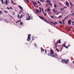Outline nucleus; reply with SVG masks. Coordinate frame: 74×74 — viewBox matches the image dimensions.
<instances>
[{
  "mask_svg": "<svg viewBox=\"0 0 74 74\" xmlns=\"http://www.w3.org/2000/svg\"><path fill=\"white\" fill-rule=\"evenodd\" d=\"M63 9H64V8H63V9H61V10H63Z\"/></svg>",
  "mask_w": 74,
  "mask_h": 74,
  "instance_id": "54",
  "label": "nucleus"
},
{
  "mask_svg": "<svg viewBox=\"0 0 74 74\" xmlns=\"http://www.w3.org/2000/svg\"><path fill=\"white\" fill-rule=\"evenodd\" d=\"M10 9H12V8L11 7H10Z\"/></svg>",
  "mask_w": 74,
  "mask_h": 74,
  "instance_id": "64",
  "label": "nucleus"
},
{
  "mask_svg": "<svg viewBox=\"0 0 74 74\" xmlns=\"http://www.w3.org/2000/svg\"><path fill=\"white\" fill-rule=\"evenodd\" d=\"M11 1H12V4H13L14 5H15V3H14V2L12 0H11Z\"/></svg>",
  "mask_w": 74,
  "mask_h": 74,
  "instance_id": "24",
  "label": "nucleus"
},
{
  "mask_svg": "<svg viewBox=\"0 0 74 74\" xmlns=\"http://www.w3.org/2000/svg\"><path fill=\"white\" fill-rule=\"evenodd\" d=\"M4 12H5V13H8V12L6 11H5V10H4Z\"/></svg>",
  "mask_w": 74,
  "mask_h": 74,
  "instance_id": "34",
  "label": "nucleus"
},
{
  "mask_svg": "<svg viewBox=\"0 0 74 74\" xmlns=\"http://www.w3.org/2000/svg\"><path fill=\"white\" fill-rule=\"evenodd\" d=\"M23 10H20V12L19 13V14H21V13H22Z\"/></svg>",
  "mask_w": 74,
  "mask_h": 74,
  "instance_id": "25",
  "label": "nucleus"
},
{
  "mask_svg": "<svg viewBox=\"0 0 74 74\" xmlns=\"http://www.w3.org/2000/svg\"><path fill=\"white\" fill-rule=\"evenodd\" d=\"M30 17H31V16H29L28 17V18H26V20H30V18H30Z\"/></svg>",
  "mask_w": 74,
  "mask_h": 74,
  "instance_id": "9",
  "label": "nucleus"
},
{
  "mask_svg": "<svg viewBox=\"0 0 74 74\" xmlns=\"http://www.w3.org/2000/svg\"><path fill=\"white\" fill-rule=\"evenodd\" d=\"M34 3L35 5H37V3H36V1H34Z\"/></svg>",
  "mask_w": 74,
  "mask_h": 74,
  "instance_id": "31",
  "label": "nucleus"
},
{
  "mask_svg": "<svg viewBox=\"0 0 74 74\" xmlns=\"http://www.w3.org/2000/svg\"><path fill=\"white\" fill-rule=\"evenodd\" d=\"M55 23H56V24H58V23H57V22H55Z\"/></svg>",
  "mask_w": 74,
  "mask_h": 74,
  "instance_id": "51",
  "label": "nucleus"
},
{
  "mask_svg": "<svg viewBox=\"0 0 74 74\" xmlns=\"http://www.w3.org/2000/svg\"><path fill=\"white\" fill-rule=\"evenodd\" d=\"M45 11H47V10H45Z\"/></svg>",
  "mask_w": 74,
  "mask_h": 74,
  "instance_id": "63",
  "label": "nucleus"
},
{
  "mask_svg": "<svg viewBox=\"0 0 74 74\" xmlns=\"http://www.w3.org/2000/svg\"><path fill=\"white\" fill-rule=\"evenodd\" d=\"M49 14H51V13L50 12H49Z\"/></svg>",
  "mask_w": 74,
  "mask_h": 74,
  "instance_id": "62",
  "label": "nucleus"
},
{
  "mask_svg": "<svg viewBox=\"0 0 74 74\" xmlns=\"http://www.w3.org/2000/svg\"><path fill=\"white\" fill-rule=\"evenodd\" d=\"M20 25H23V23H22V22H20Z\"/></svg>",
  "mask_w": 74,
  "mask_h": 74,
  "instance_id": "30",
  "label": "nucleus"
},
{
  "mask_svg": "<svg viewBox=\"0 0 74 74\" xmlns=\"http://www.w3.org/2000/svg\"><path fill=\"white\" fill-rule=\"evenodd\" d=\"M39 18L42 19V20H44V18L43 17L39 16Z\"/></svg>",
  "mask_w": 74,
  "mask_h": 74,
  "instance_id": "8",
  "label": "nucleus"
},
{
  "mask_svg": "<svg viewBox=\"0 0 74 74\" xmlns=\"http://www.w3.org/2000/svg\"><path fill=\"white\" fill-rule=\"evenodd\" d=\"M43 21H44L46 22H47V23H49V22L48 21H47L46 19H45V18L43 19Z\"/></svg>",
  "mask_w": 74,
  "mask_h": 74,
  "instance_id": "7",
  "label": "nucleus"
},
{
  "mask_svg": "<svg viewBox=\"0 0 74 74\" xmlns=\"http://www.w3.org/2000/svg\"><path fill=\"white\" fill-rule=\"evenodd\" d=\"M46 3H51V1H49V0H47L46 1Z\"/></svg>",
  "mask_w": 74,
  "mask_h": 74,
  "instance_id": "16",
  "label": "nucleus"
},
{
  "mask_svg": "<svg viewBox=\"0 0 74 74\" xmlns=\"http://www.w3.org/2000/svg\"><path fill=\"white\" fill-rule=\"evenodd\" d=\"M66 5H67V7H69V3H68L67 1L66 2Z\"/></svg>",
  "mask_w": 74,
  "mask_h": 74,
  "instance_id": "10",
  "label": "nucleus"
},
{
  "mask_svg": "<svg viewBox=\"0 0 74 74\" xmlns=\"http://www.w3.org/2000/svg\"><path fill=\"white\" fill-rule=\"evenodd\" d=\"M27 3H29V1H27Z\"/></svg>",
  "mask_w": 74,
  "mask_h": 74,
  "instance_id": "53",
  "label": "nucleus"
},
{
  "mask_svg": "<svg viewBox=\"0 0 74 74\" xmlns=\"http://www.w3.org/2000/svg\"><path fill=\"white\" fill-rule=\"evenodd\" d=\"M64 8H67V7H64Z\"/></svg>",
  "mask_w": 74,
  "mask_h": 74,
  "instance_id": "52",
  "label": "nucleus"
},
{
  "mask_svg": "<svg viewBox=\"0 0 74 74\" xmlns=\"http://www.w3.org/2000/svg\"><path fill=\"white\" fill-rule=\"evenodd\" d=\"M7 2L8 3L9 2L7 0H6L4 3V4H6V5H7L8 4V3H7Z\"/></svg>",
  "mask_w": 74,
  "mask_h": 74,
  "instance_id": "6",
  "label": "nucleus"
},
{
  "mask_svg": "<svg viewBox=\"0 0 74 74\" xmlns=\"http://www.w3.org/2000/svg\"><path fill=\"white\" fill-rule=\"evenodd\" d=\"M68 16H67L66 17H65L64 18V20H66V19H67V18H68Z\"/></svg>",
  "mask_w": 74,
  "mask_h": 74,
  "instance_id": "19",
  "label": "nucleus"
},
{
  "mask_svg": "<svg viewBox=\"0 0 74 74\" xmlns=\"http://www.w3.org/2000/svg\"><path fill=\"white\" fill-rule=\"evenodd\" d=\"M65 48H67V49H68V47H67V46H65Z\"/></svg>",
  "mask_w": 74,
  "mask_h": 74,
  "instance_id": "38",
  "label": "nucleus"
},
{
  "mask_svg": "<svg viewBox=\"0 0 74 74\" xmlns=\"http://www.w3.org/2000/svg\"><path fill=\"white\" fill-rule=\"evenodd\" d=\"M59 23L60 24H62L63 23H62V22L61 21H59Z\"/></svg>",
  "mask_w": 74,
  "mask_h": 74,
  "instance_id": "29",
  "label": "nucleus"
},
{
  "mask_svg": "<svg viewBox=\"0 0 74 74\" xmlns=\"http://www.w3.org/2000/svg\"><path fill=\"white\" fill-rule=\"evenodd\" d=\"M44 15H47V14L45 13V12H44Z\"/></svg>",
  "mask_w": 74,
  "mask_h": 74,
  "instance_id": "35",
  "label": "nucleus"
},
{
  "mask_svg": "<svg viewBox=\"0 0 74 74\" xmlns=\"http://www.w3.org/2000/svg\"><path fill=\"white\" fill-rule=\"evenodd\" d=\"M48 4L49 5H51V6H52V3H48Z\"/></svg>",
  "mask_w": 74,
  "mask_h": 74,
  "instance_id": "27",
  "label": "nucleus"
},
{
  "mask_svg": "<svg viewBox=\"0 0 74 74\" xmlns=\"http://www.w3.org/2000/svg\"><path fill=\"white\" fill-rule=\"evenodd\" d=\"M36 13H38V14H40V12H39V11H38V9H36Z\"/></svg>",
  "mask_w": 74,
  "mask_h": 74,
  "instance_id": "13",
  "label": "nucleus"
},
{
  "mask_svg": "<svg viewBox=\"0 0 74 74\" xmlns=\"http://www.w3.org/2000/svg\"><path fill=\"white\" fill-rule=\"evenodd\" d=\"M63 25H64V22H63Z\"/></svg>",
  "mask_w": 74,
  "mask_h": 74,
  "instance_id": "58",
  "label": "nucleus"
},
{
  "mask_svg": "<svg viewBox=\"0 0 74 74\" xmlns=\"http://www.w3.org/2000/svg\"><path fill=\"white\" fill-rule=\"evenodd\" d=\"M45 5H46V6H48V4H46Z\"/></svg>",
  "mask_w": 74,
  "mask_h": 74,
  "instance_id": "50",
  "label": "nucleus"
},
{
  "mask_svg": "<svg viewBox=\"0 0 74 74\" xmlns=\"http://www.w3.org/2000/svg\"><path fill=\"white\" fill-rule=\"evenodd\" d=\"M69 59H67V60L62 59V60L61 61V62L63 63H65L66 64L69 63Z\"/></svg>",
  "mask_w": 74,
  "mask_h": 74,
  "instance_id": "2",
  "label": "nucleus"
},
{
  "mask_svg": "<svg viewBox=\"0 0 74 74\" xmlns=\"http://www.w3.org/2000/svg\"><path fill=\"white\" fill-rule=\"evenodd\" d=\"M40 1H41V2H43L42 1H41V0H40Z\"/></svg>",
  "mask_w": 74,
  "mask_h": 74,
  "instance_id": "56",
  "label": "nucleus"
},
{
  "mask_svg": "<svg viewBox=\"0 0 74 74\" xmlns=\"http://www.w3.org/2000/svg\"><path fill=\"white\" fill-rule=\"evenodd\" d=\"M20 21H21V20H20L16 22V23H18V22H20Z\"/></svg>",
  "mask_w": 74,
  "mask_h": 74,
  "instance_id": "28",
  "label": "nucleus"
},
{
  "mask_svg": "<svg viewBox=\"0 0 74 74\" xmlns=\"http://www.w3.org/2000/svg\"><path fill=\"white\" fill-rule=\"evenodd\" d=\"M65 21V20L64 19L62 21V22H64V21Z\"/></svg>",
  "mask_w": 74,
  "mask_h": 74,
  "instance_id": "39",
  "label": "nucleus"
},
{
  "mask_svg": "<svg viewBox=\"0 0 74 74\" xmlns=\"http://www.w3.org/2000/svg\"><path fill=\"white\" fill-rule=\"evenodd\" d=\"M51 22L52 23H53V24L54 25H56V24L55 23H53V22H52V21H51Z\"/></svg>",
  "mask_w": 74,
  "mask_h": 74,
  "instance_id": "17",
  "label": "nucleus"
},
{
  "mask_svg": "<svg viewBox=\"0 0 74 74\" xmlns=\"http://www.w3.org/2000/svg\"><path fill=\"white\" fill-rule=\"evenodd\" d=\"M18 7L19 8H20L21 10H23V8H22V7L21 6L18 5Z\"/></svg>",
  "mask_w": 74,
  "mask_h": 74,
  "instance_id": "12",
  "label": "nucleus"
},
{
  "mask_svg": "<svg viewBox=\"0 0 74 74\" xmlns=\"http://www.w3.org/2000/svg\"><path fill=\"white\" fill-rule=\"evenodd\" d=\"M73 15V14H70L69 15Z\"/></svg>",
  "mask_w": 74,
  "mask_h": 74,
  "instance_id": "59",
  "label": "nucleus"
},
{
  "mask_svg": "<svg viewBox=\"0 0 74 74\" xmlns=\"http://www.w3.org/2000/svg\"><path fill=\"white\" fill-rule=\"evenodd\" d=\"M39 9H40V10H42V9H41V8L40 7L39 8Z\"/></svg>",
  "mask_w": 74,
  "mask_h": 74,
  "instance_id": "48",
  "label": "nucleus"
},
{
  "mask_svg": "<svg viewBox=\"0 0 74 74\" xmlns=\"http://www.w3.org/2000/svg\"><path fill=\"white\" fill-rule=\"evenodd\" d=\"M1 1L3 4H4V1H3V0H1Z\"/></svg>",
  "mask_w": 74,
  "mask_h": 74,
  "instance_id": "22",
  "label": "nucleus"
},
{
  "mask_svg": "<svg viewBox=\"0 0 74 74\" xmlns=\"http://www.w3.org/2000/svg\"><path fill=\"white\" fill-rule=\"evenodd\" d=\"M31 35L30 34H28V35L27 39V41H30V37H31Z\"/></svg>",
  "mask_w": 74,
  "mask_h": 74,
  "instance_id": "3",
  "label": "nucleus"
},
{
  "mask_svg": "<svg viewBox=\"0 0 74 74\" xmlns=\"http://www.w3.org/2000/svg\"><path fill=\"white\" fill-rule=\"evenodd\" d=\"M68 47H70V45H69L68 46H67Z\"/></svg>",
  "mask_w": 74,
  "mask_h": 74,
  "instance_id": "55",
  "label": "nucleus"
},
{
  "mask_svg": "<svg viewBox=\"0 0 74 74\" xmlns=\"http://www.w3.org/2000/svg\"><path fill=\"white\" fill-rule=\"evenodd\" d=\"M54 7H55V8H56L57 7H56V5H54Z\"/></svg>",
  "mask_w": 74,
  "mask_h": 74,
  "instance_id": "37",
  "label": "nucleus"
},
{
  "mask_svg": "<svg viewBox=\"0 0 74 74\" xmlns=\"http://www.w3.org/2000/svg\"><path fill=\"white\" fill-rule=\"evenodd\" d=\"M32 40H34V39L33 38H32Z\"/></svg>",
  "mask_w": 74,
  "mask_h": 74,
  "instance_id": "61",
  "label": "nucleus"
},
{
  "mask_svg": "<svg viewBox=\"0 0 74 74\" xmlns=\"http://www.w3.org/2000/svg\"><path fill=\"white\" fill-rule=\"evenodd\" d=\"M33 4L35 7H36V5H35V4H34V3H33Z\"/></svg>",
  "mask_w": 74,
  "mask_h": 74,
  "instance_id": "45",
  "label": "nucleus"
},
{
  "mask_svg": "<svg viewBox=\"0 0 74 74\" xmlns=\"http://www.w3.org/2000/svg\"><path fill=\"white\" fill-rule=\"evenodd\" d=\"M22 17H23V15H21L19 17V19H21V18H22Z\"/></svg>",
  "mask_w": 74,
  "mask_h": 74,
  "instance_id": "23",
  "label": "nucleus"
},
{
  "mask_svg": "<svg viewBox=\"0 0 74 74\" xmlns=\"http://www.w3.org/2000/svg\"><path fill=\"white\" fill-rule=\"evenodd\" d=\"M53 55H54V56L55 57H54V58H56V57L58 55L57 54H56V53H55V54Z\"/></svg>",
  "mask_w": 74,
  "mask_h": 74,
  "instance_id": "15",
  "label": "nucleus"
},
{
  "mask_svg": "<svg viewBox=\"0 0 74 74\" xmlns=\"http://www.w3.org/2000/svg\"><path fill=\"white\" fill-rule=\"evenodd\" d=\"M56 51H57L58 52H59V49H58V48H57L56 49Z\"/></svg>",
  "mask_w": 74,
  "mask_h": 74,
  "instance_id": "26",
  "label": "nucleus"
},
{
  "mask_svg": "<svg viewBox=\"0 0 74 74\" xmlns=\"http://www.w3.org/2000/svg\"><path fill=\"white\" fill-rule=\"evenodd\" d=\"M29 0H25V1H29Z\"/></svg>",
  "mask_w": 74,
  "mask_h": 74,
  "instance_id": "60",
  "label": "nucleus"
},
{
  "mask_svg": "<svg viewBox=\"0 0 74 74\" xmlns=\"http://www.w3.org/2000/svg\"><path fill=\"white\" fill-rule=\"evenodd\" d=\"M37 2L38 3H39L40 4H41V3L39 1H38Z\"/></svg>",
  "mask_w": 74,
  "mask_h": 74,
  "instance_id": "40",
  "label": "nucleus"
},
{
  "mask_svg": "<svg viewBox=\"0 0 74 74\" xmlns=\"http://www.w3.org/2000/svg\"><path fill=\"white\" fill-rule=\"evenodd\" d=\"M72 25H74V22H72Z\"/></svg>",
  "mask_w": 74,
  "mask_h": 74,
  "instance_id": "33",
  "label": "nucleus"
},
{
  "mask_svg": "<svg viewBox=\"0 0 74 74\" xmlns=\"http://www.w3.org/2000/svg\"><path fill=\"white\" fill-rule=\"evenodd\" d=\"M62 16L61 15H60L58 17V18L59 19L60 18H62Z\"/></svg>",
  "mask_w": 74,
  "mask_h": 74,
  "instance_id": "20",
  "label": "nucleus"
},
{
  "mask_svg": "<svg viewBox=\"0 0 74 74\" xmlns=\"http://www.w3.org/2000/svg\"><path fill=\"white\" fill-rule=\"evenodd\" d=\"M53 10L54 12H57L55 10Z\"/></svg>",
  "mask_w": 74,
  "mask_h": 74,
  "instance_id": "36",
  "label": "nucleus"
},
{
  "mask_svg": "<svg viewBox=\"0 0 74 74\" xmlns=\"http://www.w3.org/2000/svg\"><path fill=\"white\" fill-rule=\"evenodd\" d=\"M47 11H48L49 12V11H50V9H49V8H48L47 9Z\"/></svg>",
  "mask_w": 74,
  "mask_h": 74,
  "instance_id": "21",
  "label": "nucleus"
},
{
  "mask_svg": "<svg viewBox=\"0 0 74 74\" xmlns=\"http://www.w3.org/2000/svg\"><path fill=\"white\" fill-rule=\"evenodd\" d=\"M31 2H32V3H33V4H34V2H33V1H31Z\"/></svg>",
  "mask_w": 74,
  "mask_h": 74,
  "instance_id": "49",
  "label": "nucleus"
},
{
  "mask_svg": "<svg viewBox=\"0 0 74 74\" xmlns=\"http://www.w3.org/2000/svg\"><path fill=\"white\" fill-rule=\"evenodd\" d=\"M45 53H47V50H46V49L45 50Z\"/></svg>",
  "mask_w": 74,
  "mask_h": 74,
  "instance_id": "43",
  "label": "nucleus"
},
{
  "mask_svg": "<svg viewBox=\"0 0 74 74\" xmlns=\"http://www.w3.org/2000/svg\"><path fill=\"white\" fill-rule=\"evenodd\" d=\"M50 52H51L50 53L48 54V56H51V57H55L54 55H52L54 54V52H53V51L52 49H51V50Z\"/></svg>",
  "mask_w": 74,
  "mask_h": 74,
  "instance_id": "1",
  "label": "nucleus"
},
{
  "mask_svg": "<svg viewBox=\"0 0 74 74\" xmlns=\"http://www.w3.org/2000/svg\"><path fill=\"white\" fill-rule=\"evenodd\" d=\"M71 20H70L68 21V25H70L71 24Z\"/></svg>",
  "mask_w": 74,
  "mask_h": 74,
  "instance_id": "5",
  "label": "nucleus"
},
{
  "mask_svg": "<svg viewBox=\"0 0 74 74\" xmlns=\"http://www.w3.org/2000/svg\"><path fill=\"white\" fill-rule=\"evenodd\" d=\"M62 46V47H65L66 46V45L64 44Z\"/></svg>",
  "mask_w": 74,
  "mask_h": 74,
  "instance_id": "18",
  "label": "nucleus"
},
{
  "mask_svg": "<svg viewBox=\"0 0 74 74\" xmlns=\"http://www.w3.org/2000/svg\"><path fill=\"white\" fill-rule=\"evenodd\" d=\"M39 11H40V12H41V10H40Z\"/></svg>",
  "mask_w": 74,
  "mask_h": 74,
  "instance_id": "57",
  "label": "nucleus"
},
{
  "mask_svg": "<svg viewBox=\"0 0 74 74\" xmlns=\"http://www.w3.org/2000/svg\"><path fill=\"white\" fill-rule=\"evenodd\" d=\"M7 9L9 10L10 9V8H8V7H7Z\"/></svg>",
  "mask_w": 74,
  "mask_h": 74,
  "instance_id": "46",
  "label": "nucleus"
},
{
  "mask_svg": "<svg viewBox=\"0 0 74 74\" xmlns=\"http://www.w3.org/2000/svg\"><path fill=\"white\" fill-rule=\"evenodd\" d=\"M70 4L71 5V7H73V3H71V2H70Z\"/></svg>",
  "mask_w": 74,
  "mask_h": 74,
  "instance_id": "14",
  "label": "nucleus"
},
{
  "mask_svg": "<svg viewBox=\"0 0 74 74\" xmlns=\"http://www.w3.org/2000/svg\"><path fill=\"white\" fill-rule=\"evenodd\" d=\"M51 18H52L53 19H54V17L53 16H50Z\"/></svg>",
  "mask_w": 74,
  "mask_h": 74,
  "instance_id": "32",
  "label": "nucleus"
},
{
  "mask_svg": "<svg viewBox=\"0 0 74 74\" xmlns=\"http://www.w3.org/2000/svg\"><path fill=\"white\" fill-rule=\"evenodd\" d=\"M1 13H2V12H1V11H0V14H1Z\"/></svg>",
  "mask_w": 74,
  "mask_h": 74,
  "instance_id": "41",
  "label": "nucleus"
},
{
  "mask_svg": "<svg viewBox=\"0 0 74 74\" xmlns=\"http://www.w3.org/2000/svg\"><path fill=\"white\" fill-rule=\"evenodd\" d=\"M72 26H71L69 27L70 29H71V28H72Z\"/></svg>",
  "mask_w": 74,
  "mask_h": 74,
  "instance_id": "47",
  "label": "nucleus"
},
{
  "mask_svg": "<svg viewBox=\"0 0 74 74\" xmlns=\"http://www.w3.org/2000/svg\"><path fill=\"white\" fill-rule=\"evenodd\" d=\"M34 45H35V47H37V45H36V44L34 43Z\"/></svg>",
  "mask_w": 74,
  "mask_h": 74,
  "instance_id": "42",
  "label": "nucleus"
},
{
  "mask_svg": "<svg viewBox=\"0 0 74 74\" xmlns=\"http://www.w3.org/2000/svg\"><path fill=\"white\" fill-rule=\"evenodd\" d=\"M18 18H19V15L18 14Z\"/></svg>",
  "mask_w": 74,
  "mask_h": 74,
  "instance_id": "44",
  "label": "nucleus"
},
{
  "mask_svg": "<svg viewBox=\"0 0 74 74\" xmlns=\"http://www.w3.org/2000/svg\"><path fill=\"white\" fill-rule=\"evenodd\" d=\"M41 52L42 53V51H44V50L43 49H42V47H41Z\"/></svg>",
  "mask_w": 74,
  "mask_h": 74,
  "instance_id": "11",
  "label": "nucleus"
},
{
  "mask_svg": "<svg viewBox=\"0 0 74 74\" xmlns=\"http://www.w3.org/2000/svg\"><path fill=\"white\" fill-rule=\"evenodd\" d=\"M61 40H59L56 43L55 45V47L56 48H57V45H58V42L59 44H60L61 43V41H60Z\"/></svg>",
  "mask_w": 74,
  "mask_h": 74,
  "instance_id": "4",
  "label": "nucleus"
}]
</instances>
